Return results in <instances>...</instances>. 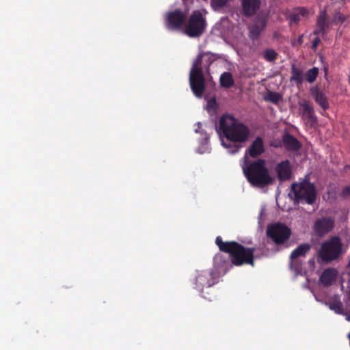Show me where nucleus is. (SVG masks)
Masks as SVG:
<instances>
[{
	"label": "nucleus",
	"mask_w": 350,
	"mask_h": 350,
	"mask_svg": "<svg viewBox=\"0 0 350 350\" xmlns=\"http://www.w3.org/2000/svg\"><path fill=\"white\" fill-rule=\"evenodd\" d=\"M265 152L264 140L261 137H256L245 150L241 161L256 160Z\"/></svg>",
	"instance_id": "nucleus-9"
},
{
	"label": "nucleus",
	"mask_w": 350,
	"mask_h": 350,
	"mask_svg": "<svg viewBox=\"0 0 350 350\" xmlns=\"http://www.w3.org/2000/svg\"><path fill=\"white\" fill-rule=\"evenodd\" d=\"M320 42H321V40H320L319 37V36H317V37L313 40V41H312V49H314V50H315V49L318 47V46H319V43H320Z\"/></svg>",
	"instance_id": "nucleus-36"
},
{
	"label": "nucleus",
	"mask_w": 350,
	"mask_h": 350,
	"mask_svg": "<svg viewBox=\"0 0 350 350\" xmlns=\"http://www.w3.org/2000/svg\"><path fill=\"white\" fill-rule=\"evenodd\" d=\"M215 244L219 250L228 254L231 258V263L237 267L244 265L254 266L255 247H245L241 243L232 241H223L220 236L216 237Z\"/></svg>",
	"instance_id": "nucleus-3"
},
{
	"label": "nucleus",
	"mask_w": 350,
	"mask_h": 350,
	"mask_svg": "<svg viewBox=\"0 0 350 350\" xmlns=\"http://www.w3.org/2000/svg\"><path fill=\"white\" fill-rule=\"evenodd\" d=\"M267 234L276 245H280L289 239L291 231L285 224L276 223L267 227Z\"/></svg>",
	"instance_id": "nucleus-8"
},
{
	"label": "nucleus",
	"mask_w": 350,
	"mask_h": 350,
	"mask_svg": "<svg viewBox=\"0 0 350 350\" xmlns=\"http://www.w3.org/2000/svg\"><path fill=\"white\" fill-rule=\"evenodd\" d=\"M262 31L258 29L256 26L253 25L250 28V36L252 40H256L258 38Z\"/></svg>",
	"instance_id": "nucleus-30"
},
{
	"label": "nucleus",
	"mask_w": 350,
	"mask_h": 350,
	"mask_svg": "<svg viewBox=\"0 0 350 350\" xmlns=\"http://www.w3.org/2000/svg\"><path fill=\"white\" fill-rule=\"evenodd\" d=\"M275 172L280 181L284 182L291 178V167L288 160L282 161L275 166Z\"/></svg>",
	"instance_id": "nucleus-15"
},
{
	"label": "nucleus",
	"mask_w": 350,
	"mask_h": 350,
	"mask_svg": "<svg viewBox=\"0 0 350 350\" xmlns=\"http://www.w3.org/2000/svg\"><path fill=\"white\" fill-rule=\"evenodd\" d=\"M217 131L221 138V145L232 154L239 151L241 144L248 140L250 134L247 125L229 114L221 116Z\"/></svg>",
	"instance_id": "nucleus-1"
},
{
	"label": "nucleus",
	"mask_w": 350,
	"mask_h": 350,
	"mask_svg": "<svg viewBox=\"0 0 350 350\" xmlns=\"http://www.w3.org/2000/svg\"><path fill=\"white\" fill-rule=\"evenodd\" d=\"M216 283L213 270L201 271L197 273L195 278V288L202 291L204 287H211Z\"/></svg>",
	"instance_id": "nucleus-10"
},
{
	"label": "nucleus",
	"mask_w": 350,
	"mask_h": 350,
	"mask_svg": "<svg viewBox=\"0 0 350 350\" xmlns=\"http://www.w3.org/2000/svg\"><path fill=\"white\" fill-rule=\"evenodd\" d=\"M297 10L298 11L297 14H299V16H308V14L309 13L308 10L306 8H303V7L297 8Z\"/></svg>",
	"instance_id": "nucleus-35"
},
{
	"label": "nucleus",
	"mask_w": 350,
	"mask_h": 350,
	"mask_svg": "<svg viewBox=\"0 0 350 350\" xmlns=\"http://www.w3.org/2000/svg\"><path fill=\"white\" fill-rule=\"evenodd\" d=\"M310 94L315 102L323 109L327 110L329 108L328 99L325 94L320 90L319 87H312L310 90Z\"/></svg>",
	"instance_id": "nucleus-16"
},
{
	"label": "nucleus",
	"mask_w": 350,
	"mask_h": 350,
	"mask_svg": "<svg viewBox=\"0 0 350 350\" xmlns=\"http://www.w3.org/2000/svg\"><path fill=\"white\" fill-rule=\"evenodd\" d=\"M334 221L329 217L319 218L314 225V230L317 236L322 237L332 230Z\"/></svg>",
	"instance_id": "nucleus-13"
},
{
	"label": "nucleus",
	"mask_w": 350,
	"mask_h": 350,
	"mask_svg": "<svg viewBox=\"0 0 350 350\" xmlns=\"http://www.w3.org/2000/svg\"><path fill=\"white\" fill-rule=\"evenodd\" d=\"M319 73V70L317 67H313L309 69L305 74V79L307 82L310 83H314Z\"/></svg>",
	"instance_id": "nucleus-24"
},
{
	"label": "nucleus",
	"mask_w": 350,
	"mask_h": 350,
	"mask_svg": "<svg viewBox=\"0 0 350 350\" xmlns=\"http://www.w3.org/2000/svg\"><path fill=\"white\" fill-rule=\"evenodd\" d=\"M241 167L247 182L254 187L262 189L274 183L264 159L241 161Z\"/></svg>",
	"instance_id": "nucleus-2"
},
{
	"label": "nucleus",
	"mask_w": 350,
	"mask_h": 350,
	"mask_svg": "<svg viewBox=\"0 0 350 350\" xmlns=\"http://www.w3.org/2000/svg\"><path fill=\"white\" fill-rule=\"evenodd\" d=\"M346 320H347V321H350V315L347 316V317H346Z\"/></svg>",
	"instance_id": "nucleus-40"
},
{
	"label": "nucleus",
	"mask_w": 350,
	"mask_h": 350,
	"mask_svg": "<svg viewBox=\"0 0 350 350\" xmlns=\"http://www.w3.org/2000/svg\"><path fill=\"white\" fill-rule=\"evenodd\" d=\"M349 82H350V76H349Z\"/></svg>",
	"instance_id": "nucleus-42"
},
{
	"label": "nucleus",
	"mask_w": 350,
	"mask_h": 350,
	"mask_svg": "<svg viewBox=\"0 0 350 350\" xmlns=\"http://www.w3.org/2000/svg\"><path fill=\"white\" fill-rule=\"evenodd\" d=\"M310 249L311 245L309 243L301 244L291 252L290 259L305 257Z\"/></svg>",
	"instance_id": "nucleus-21"
},
{
	"label": "nucleus",
	"mask_w": 350,
	"mask_h": 350,
	"mask_svg": "<svg viewBox=\"0 0 350 350\" xmlns=\"http://www.w3.org/2000/svg\"><path fill=\"white\" fill-rule=\"evenodd\" d=\"M206 21L200 10H195L189 16L185 27V33L190 38H198L206 30Z\"/></svg>",
	"instance_id": "nucleus-7"
},
{
	"label": "nucleus",
	"mask_w": 350,
	"mask_h": 350,
	"mask_svg": "<svg viewBox=\"0 0 350 350\" xmlns=\"http://www.w3.org/2000/svg\"><path fill=\"white\" fill-rule=\"evenodd\" d=\"M291 23H298L301 18L297 13L291 14L288 16Z\"/></svg>",
	"instance_id": "nucleus-34"
},
{
	"label": "nucleus",
	"mask_w": 350,
	"mask_h": 350,
	"mask_svg": "<svg viewBox=\"0 0 350 350\" xmlns=\"http://www.w3.org/2000/svg\"><path fill=\"white\" fill-rule=\"evenodd\" d=\"M291 191L294 195L295 202L297 203L313 204L316 201L315 187L308 180L293 183Z\"/></svg>",
	"instance_id": "nucleus-5"
},
{
	"label": "nucleus",
	"mask_w": 350,
	"mask_h": 350,
	"mask_svg": "<svg viewBox=\"0 0 350 350\" xmlns=\"http://www.w3.org/2000/svg\"><path fill=\"white\" fill-rule=\"evenodd\" d=\"M290 267L296 273H299L302 271V262L299 258L290 259Z\"/></svg>",
	"instance_id": "nucleus-27"
},
{
	"label": "nucleus",
	"mask_w": 350,
	"mask_h": 350,
	"mask_svg": "<svg viewBox=\"0 0 350 350\" xmlns=\"http://www.w3.org/2000/svg\"><path fill=\"white\" fill-rule=\"evenodd\" d=\"M186 21L185 14L180 9L170 12L167 15V22L170 28L180 29Z\"/></svg>",
	"instance_id": "nucleus-11"
},
{
	"label": "nucleus",
	"mask_w": 350,
	"mask_h": 350,
	"mask_svg": "<svg viewBox=\"0 0 350 350\" xmlns=\"http://www.w3.org/2000/svg\"><path fill=\"white\" fill-rule=\"evenodd\" d=\"M228 0H211V5L214 9H219L225 6Z\"/></svg>",
	"instance_id": "nucleus-32"
},
{
	"label": "nucleus",
	"mask_w": 350,
	"mask_h": 350,
	"mask_svg": "<svg viewBox=\"0 0 350 350\" xmlns=\"http://www.w3.org/2000/svg\"><path fill=\"white\" fill-rule=\"evenodd\" d=\"M340 197L343 198H350V185L345 187L341 192Z\"/></svg>",
	"instance_id": "nucleus-33"
},
{
	"label": "nucleus",
	"mask_w": 350,
	"mask_h": 350,
	"mask_svg": "<svg viewBox=\"0 0 350 350\" xmlns=\"http://www.w3.org/2000/svg\"><path fill=\"white\" fill-rule=\"evenodd\" d=\"M336 274L337 272L334 269H327L322 273L320 281L324 286H329L336 280Z\"/></svg>",
	"instance_id": "nucleus-19"
},
{
	"label": "nucleus",
	"mask_w": 350,
	"mask_h": 350,
	"mask_svg": "<svg viewBox=\"0 0 350 350\" xmlns=\"http://www.w3.org/2000/svg\"><path fill=\"white\" fill-rule=\"evenodd\" d=\"M220 85L224 88H230L234 84L232 75L229 72H223L219 78Z\"/></svg>",
	"instance_id": "nucleus-23"
},
{
	"label": "nucleus",
	"mask_w": 350,
	"mask_h": 350,
	"mask_svg": "<svg viewBox=\"0 0 350 350\" xmlns=\"http://www.w3.org/2000/svg\"><path fill=\"white\" fill-rule=\"evenodd\" d=\"M253 25L256 26L257 27H258V29H260V30L262 31L267 25L266 19L262 17H258L255 20Z\"/></svg>",
	"instance_id": "nucleus-31"
},
{
	"label": "nucleus",
	"mask_w": 350,
	"mask_h": 350,
	"mask_svg": "<svg viewBox=\"0 0 350 350\" xmlns=\"http://www.w3.org/2000/svg\"><path fill=\"white\" fill-rule=\"evenodd\" d=\"M346 18V16L340 12H336L333 16L332 23L334 24H342L345 21Z\"/></svg>",
	"instance_id": "nucleus-29"
},
{
	"label": "nucleus",
	"mask_w": 350,
	"mask_h": 350,
	"mask_svg": "<svg viewBox=\"0 0 350 350\" xmlns=\"http://www.w3.org/2000/svg\"><path fill=\"white\" fill-rule=\"evenodd\" d=\"M282 96L275 92H268L267 94L265 97V100L270 101L272 103L278 104L282 100Z\"/></svg>",
	"instance_id": "nucleus-26"
},
{
	"label": "nucleus",
	"mask_w": 350,
	"mask_h": 350,
	"mask_svg": "<svg viewBox=\"0 0 350 350\" xmlns=\"http://www.w3.org/2000/svg\"><path fill=\"white\" fill-rule=\"evenodd\" d=\"M274 146L275 147H279L280 146L279 145H275Z\"/></svg>",
	"instance_id": "nucleus-41"
},
{
	"label": "nucleus",
	"mask_w": 350,
	"mask_h": 350,
	"mask_svg": "<svg viewBox=\"0 0 350 350\" xmlns=\"http://www.w3.org/2000/svg\"><path fill=\"white\" fill-rule=\"evenodd\" d=\"M323 71L325 72V75H326L328 72V65L326 64L323 66Z\"/></svg>",
	"instance_id": "nucleus-39"
},
{
	"label": "nucleus",
	"mask_w": 350,
	"mask_h": 350,
	"mask_svg": "<svg viewBox=\"0 0 350 350\" xmlns=\"http://www.w3.org/2000/svg\"><path fill=\"white\" fill-rule=\"evenodd\" d=\"M303 37H304L303 35H301L299 36V38L297 39V42L299 43V44H301L303 43Z\"/></svg>",
	"instance_id": "nucleus-38"
},
{
	"label": "nucleus",
	"mask_w": 350,
	"mask_h": 350,
	"mask_svg": "<svg viewBox=\"0 0 350 350\" xmlns=\"http://www.w3.org/2000/svg\"><path fill=\"white\" fill-rule=\"evenodd\" d=\"M282 144L289 151H297L301 147V144L298 139L288 133L282 135Z\"/></svg>",
	"instance_id": "nucleus-18"
},
{
	"label": "nucleus",
	"mask_w": 350,
	"mask_h": 350,
	"mask_svg": "<svg viewBox=\"0 0 350 350\" xmlns=\"http://www.w3.org/2000/svg\"><path fill=\"white\" fill-rule=\"evenodd\" d=\"M320 33L323 34V35H325L326 34V30H324V31H320V28L319 27H317L314 31H313V34L318 36Z\"/></svg>",
	"instance_id": "nucleus-37"
},
{
	"label": "nucleus",
	"mask_w": 350,
	"mask_h": 350,
	"mask_svg": "<svg viewBox=\"0 0 350 350\" xmlns=\"http://www.w3.org/2000/svg\"><path fill=\"white\" fill-rule=\"evenodd\" d=\"M214 266L216 269L221 270L224 269L225 271L233 265L231 263V258L229 256L222 254L217 253L213 258Z\"/></svg>",
	"instance_id": "nucleus-17"
},
{
	"label": "nucleus",
	"mask_w": 350,
	"mask_h": 350,
	"mask_svg": "<svg viewBox=\"0 0 350 350\" xmlns=\"http://www.w3.org/2000/svg\"><path fill=\"white\" fill-rule=\"evenodd\" d=\"M330 308L334 310L337 314H342L344 313L342 304L340 301L333 302L330 305Z\"/></svg>",
	"instance_id": "nucleus-28"
},
{
	"label": "nucleus",
	"mask_w": 350,
	"mask_h": 350,
	"mask_svg": "<svg viewBox=\"0 0 350 350\" xmlns=\"http://www.w3.org/2000/svg\"><path fill=\"white\" fill-rule=\"evenodd\" d=\"M299 105L302 109L301 118L307 125L310 127L314 126L318 122V119L314 113L313 106L307 100H304L299 103Z\"/></svg>",
	"instance_id": "nucleus-12"
},
{
	"label": "nucleus",
	"mask_w": 350,
	"mask_h": 350,
	"mask_svg": "<svg viewBox=\"0 0 350 350\" xmlns=\"http://www.w3.org/2000/svg\"><path fill=\"white\" fill-rule=\"evenodd\" d=\"M317 26L320 28V31L326 30L329 26V23L327 21V16L326 10H322L319 12L317 20Z\"/></svg>",
	"instance_id": "nucleus-22"
},
{
	"label": "nucleus",
	"mask_w": 350,
	"mask_h": 350,
	"mask_svg": "<svg viewBox=\"0 0 350 350\" xmlns=\"http://www.w3.org/2000/svg\"><path fill=\"white\" fill-rule=\"evenodd\" d=\"M204 53H200L194 62L189 73V84L193 94L201 98L205 90V79L202 66Z\"/></svg>",
	"instance_id": "nucleus-4"
},
{
	"label": "nucleus",
	"mask_w": 350,
	"mask_h": 350,
	"mask_svg": "<svg viewBox=\"0 0 350 350\" xmlns=\"http://www.w3.org/2000/svg\"><path fill=\"white\" fill-rule=\"evenodd\" d=\"M260 5V0H241L242 14L245 17H252L257 14Z\"/></svg>",
	"instance_id": "nucleus-14"
},
{
	"label": "nucleus",
	"mask_w": 350,
	"mask_h": 350,
	"mask_svg": "<svg viewBox=\"0 0 350 350\" xmlns=\"http://www.w3.org/2000/svg\"><path fill=\"white\" fill-rule=\"evenodd\" d=\"M342 254V243L337 237H332L324 241L321 246L319 256L323 262H330L337 259Z\"/></svg>",
	"instance_id": "nucleus-6"
},
{
	"label": "nucleus",
	"mask_w": 350,
	"mask_h": 350,
	"mask_svg": "<svg viewBox=\"0 0 350 350\" xmlns=\"http://www.w3.org/2000/svg\"><path fill=\"white\" fill-rule=\"evenodd\" d=\"M291 82H295L297 86L302 85L304 82V72L302 69L297 68L295 64H293L291 66Z\"/></svg>",
	"instance_id": "nucleus-20"
},
{
	"label": "nucleus",
	"mask_w": 350,
	"mask_h": 350,
	"mask_svg": "<svg viewBox=\"0 0 350 350\" xmlns=\"http://www.w3.org/2000/svg\"><path fill=\"white\" fill-rule=\"evenodd\" d=\"M278 54L273 49H267L263 53L264 59L269 62H273L276 60Z\"/></svg>",
	"instance_id": "nucleus-25"
}]
</instances>
